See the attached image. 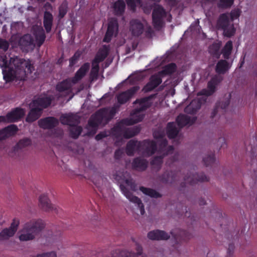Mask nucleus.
Wrapping results in <instances>:
<instances>
[{
	"label": "nucleus",
	"mask_w": 257,
	"mask_h": 257,
	"mask_svg": "<svg viewBox=\"0 0 257 257\" xmlns=\"http://www.w3.org/2000/svg\"><path fill=\"white\" fill-rule=\"evenodd\" d=\"M42 113V108L33 106L26 118V121L29 123L33 122L41 116Z\"/></svg>",
	"instance_id": "nucleus-31"
},
{
	"label": "nucleus",
	"mask_w": 257,
	"mask_h": 257,
	"mask_svg": "<svg viewBox=\"0 0 257 257\" xmlns=\"http://www.w3.org/2000/svg\"><path fill=\"white\" fill-rule=\"evenodd\" d=\"M107 136V135L106 134V133L105 132H102L98 134L95 136V139L97 141H100L102 140V139L106 137Z\"/></svg>",
	"instance_id": "nucleus-63"
},
{
	"label": "nucleus",
	"mask_w": 257,
	"mask_h": 257,
	"mask_svg": "<svg viewBox=\"0 0 257 257\" xmlns=\"http://www.w3.org/2000/svg\"><path fill=\"white\" fill-rule=\"evenodd\" d=\"M140 87L138 86H135L128 90L122 92L117 96V102L123 104L127 102L139 90Z\"/></svg>",
	"instance_id": "nucleus-18"
},
{
	"label": "nucleus",
	"mask_w": 257,
	"mask_h": 257,
	"mask_svg": "<svg viewBox=\"0 0 257 257\" xmlns=\"http://www.w3.org/2000/svg\"><path fill=\"white\" fill-rule=\"evenodd\" d=\"M230 67L229 63L226 60H220L216 64L215 71L218 74H224Z\"/></svg>",
	"instance_id": "nucleus-36"
},
{
	"label": "nucleus",
	"mask_w": 257,
	"mask_h": 257,
	"mask_svg": "<svg viewBox=\"0 0 257 257\" xmlns=\"http://www.w3.org/2000/svg\"><path fill=\"white\" fill-rule=\"evenodd\" d=\"M234 249V245L232 243H230L228 244V247L227 249V255L228 257H230L232 256L233 253Z\"/></svg>",
	"instance_id": "nucleus-62"
},
{
	"label": "nucleus",
	"mask_w": 257,
	"mask_h": 257,
	"mask_svg": "<svg viewBox=\"0 0 257 257\" xmlns=\"http://www.w3.org/2000/svg\"><path fill=\"white\" fill-rule=\"evenodd\" d=\"M18 131V126L15 124H11L0 131L3 138L6 139L10 136L15 135Z\"/></svg>",
	"instance_id": "nucleus-34"
},
{
	"label": "nucleus",
	"mask_w": 257,
	"mask_h": 257,
	"mask_svg": "<svg viewBox=\"0 0 257 257\" xmlns=\"http://www.w3.org/2000/svg\"><path fill=\"white\" fill-rule=\"evenodd\" d=\"M34 35L38 42L39 45H42L46 39V35L43 28L38 27L35 29L34 31Z\"/></svg>",
	"instance_id": "nucleus-39"
},
{
	"label": "nucleus",
	"mask_w": 257,
	"mask_h": 257,
	"mask_svg": "<svg viewBox=\"0 0 257 257\" xmlns=\"http://www.w3.org/2000/svg\"><path fill=\"white\" fill-rule=\"evenodd\" d=\"M174 147L173 146H169V147H167L164 150L165 151L162 152V154L165 157L168 154H172L174 151Z\"/></svg>",
	"instance_id": "nucleus-61"
},
{
	"label": "nucleus",
	"mask_w": 257,
	"mask_h": 257,
	"mask_svg": "<svg viewBox=\"0 0 257 257\" xmlns=\"http://www.w3.org/2000/svg\"><path fill=\"white\" fill-rule=\"evenodd\" d=\"M19 44L22 49L28 51L34 46L33 38L31 35L25 34L20 39Z\"/></svg>",
	"instance_id": "nucleus-28"
},
{
	"label": "nucleus",
	"mask_w": 257,
	"mask_h": 257,
	"mask_svg": "<svg viewBox=\"0 0 257 257\" xmlns=\"http://www.w3.org/2000/svg\"><path fill=\"white\" fill-rule=\"evenodd\" d=\"M19 224V220L14 218L9 228H6L0 232V240H7L13 236L17 231Z\"/></svg>",
	"instance_id": "nucleus-12"
},
{
	"label": "nucleus",
	"mask_w": 257,
	"mask_h": 257,
	"mask_svg": "<svg viewBox=\"0 0 257 257\" xmlns=\"http://www.w3.org/2000/svg\"><path fill=\"white\" fill-rule=\"evenodd\" d=\"M45 224L42 219H32L25 223L19 236L21 241H28L33 239L35 236L39 234L44 228Z\"/></svg>",
	"instance_id": "nucleus-2"
},
{
	"label": "nucleus",
	"mask_w": 257,
	"mask_h": 257,
	"mask_svg": "<svg viewBox=\"0 0 257 257\" xmlns=\"http://www.w3.org/2000/svg\"><path fill=\"white\" fill-rule=\"evenodd\" d=\"M31 144V140L29 138H25L20 140L16 145L18 149H23L25 147L30 146Z\"/></svg>",
	"instance_id": "nucleus-53"
},
{
	"label": "nucleus",
	"mask_w": 257,
	"mask_h": 257,
	"mask_svg": "<svg viewBox=\"0 0 257 257\" xmlns=\"http://www.w3.org/2000/svg\"><path fill=\"white\" fill-rule=\"evenodd\" d=\"M123 154L122 151L120 149H117L114 152V158L116 160L120 159Z\"/></svg>",
	"instance_id": "nucleus-64"
},
{
	"label": "nucleus",
	"mask_w": 257,
	"mask_h": 257,
	"mask_svg": "<svg viewBox=\"0 0 257 257\" xmlns=\"http://www.w3.org/2000/svg\"><path fill=\"white\" fill-rule=\"evenodd\" d=\"M233 48L232 42L228 41L223 48L221 53L225 59H228Z\"/></svg>",
	"instance_id": "nucleus-45"
},
{
	"label": "nucleus",
	"mask_w": 257,
	"mask_h": 257,
	"mask_svg": "<svg viewBox=\"0 0 257 257\" xmlns=\"http://www.w3.org/2000/svg\"><path fill=\"white\" fill-rule=\"evenodd\" d=\"M153 96L145 97L140 99H137L134 104H138L139 106L135 108L132 114V118H126L122 120L121 122L127 125H131L143 120L144 118V114H141V112L146 110L152 105L151 99Z\"/></svg>",
	"instance_id": "nucleus-1"
},
{
	"label": "nucleus",
	"mask_w": 257,
	"mask_h": 257,
	"mask_svg": "<svg viewBox=\"0 0 257 257\" xmlns=\"http://www.w3.org/2000/svg\"><path fill=\"white\" fill-rule=\"evenodd\" d=\"M90 68V64L86 62L83 64L76 71L74 77L70 78L72 84L77 83L86 75Z\"/></svg>",
	"instance_id": "nucleus-22"
},
{
	"label": "nucleus",
	"mask_w": 257,
	"mask_h": 257,
	"mask_svg": "<svg viewBox=\"0 0 257 257\" xmlns=\"http://www.w3.org/2000/svg\"><path fill=\"white\" fill-rule=\"evenodd\" d=\"M141 141H138L135 140H131L128 141L126 146V153L129 156H132L134 155L135 151H141Z\"/></svg>",
	"instance_id": "nucleus-23"
},
{
	"label": "nucleus",
	"mask_w": 257,
	"mask_h": 257,
	"mask_svg": "<svg viewBox=\"0 0 257 257\" xmlns=\"http://www.w3.org/2000/svg\"><path fill=\"white\" fill-rule=\"evenodd\" d=\"M10 63H8V60L6 56L2 58L0 66L3 69V74L4 80L7 82H12L16 77L15 70L12 66H10Z\"/></svg>",
	"instance_id": "nucleus-6"
},
{
	"label": "nucleus",
	"mask_w": 257,
	"mask_h": 257,
	"mask_svg": "<svg viewBox=\"0 0 257 257\" xmlns=\"http://www.w3.org/2000/svg\"><path fill=\"white\" fill-rule=\"evenodd\" d=\"M111 131L112 135L117 139L122 136L124 138L128 139L138 135L141 131V129L138 126L123 129L117 125L113 127Z\"/></svg>",
	"instance_id": "nucleus-5"
},
{
	"label": "nucleus",
	"mask_w": 257,
	"mask_h": 257,
	"mask_svg": "<svg viewBox=\"0 0 257 257\" xmlns=\"http://www.w3.org/2000/svg\"><path fill=\"white\" fill-rule=\"evenodd\" d=\"M82 131V128L81 126L77 125L70 126L69 129L70 137L74 139H76L81 134Z\"/></svg>",
	"instance_id": "nucleus-47"
},
{
	"label": "nucleus",
	"mask_w": 257,
	"mask_h": 257,
	"mask_svg": "<svg viewBox=\"0 0 257 257\" xmlns=\"http://www.w3.org/2000/svg\"><path fill=\"white\" fill-rule=\"evenodd\" d=\"M222 30L224 35L228 38L233 36L235 33V29L233 24L230 25L229 24L226 28L222 29Z\"/></svg>",
	"instance_id": "nucleus-49"
},
{
	"label": "nucleus",
	"mask_w": 257,
	"mask_h": 257,
	"mask_svg": "<svg viewBox=\"0 0 257 257\" xmlns=\"http://www.w3.org/2000/svg\"><path fill=\"white\" fill-rule=\"evenodd\" d=\"M56 253L54 251H51L49 252L43 253L42 254H38L36 256L32 257H56Z\"/></svg>",
	"instance_id": "nucleus-59"
},
{
	"label": "nucleus",
	"mask_w": 257,
	"mask_h": 257,
	"mask_svg": "<svg viewBox=\"0 0 257 257\" xmlns=\"http://www.w3.org/2000/svg\"><path fill=\"white\" fill-rule=\"evenodd\" d=\"M111 8L114 15L120 17L124 14L126 4L123 0H117L112 4Z\"/></svg>",
	"instance_id": "nucleus-26"
},
{
	"label": "nucleus",
	"mask_w": 257,
	"mask_h": 257,
	"mask_svg": "<svg viewBox=\"0 0 257 257\" xmlns=\"http://www.w3.org/2000/svg\"><path fill=\"white\" fill-rule=\"evenodd\" d=\"M8 63L10 66L18 72H24L25 74H31L34 70V67L30 60H26L18 57L11 58Z\"/></svg>",
	"instance_id": "nucleus-4"
},
{
	"label": "nucleus",
	"mask_w": 257,
	"mask_h": 257,
	"mask_svg": "<svg viewBox=\"0 0 257 257\" xmlns=\"http://www.w3.org/2000/svg\"><path fill=\"white\" fill-rule=\"evenodd\" d=\"M140 190L144 194L148 195L151 198H161L162 196L161 194L152 188L141 186L140 187Z\"/></svg>",
	"instance_id": "nucleus-42"
},
{
	"label": "nucleus",
	"mask_w": 257,
	"mask_h": 257,
	"mask_svg": "<svg viewBox=\"0 0 257 257\" xmlns=\"http://www.w3.org/2000/svg\"><path fill=\"white\" fill-rule=\"evenodd\" d=\"M52 98L50 96L38 97L32 101V106L42 108L48 107L52 102Z\"/></svg>",
	"instance_id": "nucleus-25"
},
{
	"label": "nucleus",
	"mask_w": 257,
	"mask_h": 257,
	"mask_svg": "<svg viewBox=\"0 0 257 257\" xmlns=\"http://www.w3.org/2000/svg\"><path fill=\"white\" fill-rule=\"evenodd\" d=\"M120 188L124 195L132 202L135 203L138 205L140 208V213L144 215L145 213V208L142 200L138 197L134 196L132 193L124 185H120Z\"/></svg>",
	"instance_id": "nucleus-10"
},
{
	"label": "nucleus",
	"mask_w": 257,
	"mask_h": 257,
	"mask_svg": "<svg viewBox=\"0 0 257 257\" xmlns=\"http://www.w3.org/2000/svg\"><path fill=\"white\" fill-rule=\"evenodd\" d=\"M176 179V173L174 172H165L160 177V180L163 183H172Z\"/></svg>",
	"instance_id": "nucleus-33"
},
{
	"label": "nucleus",
	"mask_w": 257,
	"mask_h": 257,
	"mask_svg": "<svg viewBox=\"0 0 257 257\" xmlns=\"http://www.w3.org/2000/svg\"><path fill=\"white\" fill-rule=\"evenodd\" d=\"M137 253L128 252L125 250H116L112 254V257H146L142 254L143 248L139 244H136Z\"/></svg>",
	"instance_id": "nucleus-13"
},
{
	"label": "nucleus",
	"mask_w": 257,
	"mask_h": 257,
	"mask_svg": "<svg viewBox=\"0 0 257 257\" xmlns=\"http://www.w3.org/2000/svg\"><path fill=\"white\" fill-rule=\"evenodd\" d=\"M25 109L20 107L14 109L11 112L8 113L6 116H0V122H16L21 119L25 115Z\"/></svg>",
	"instance_id": "nucleus-9"
},
{
	"label": "nucleus",
	"mask_w": 257,
	"mask_h": 257,
	"mask_svg": "<svg viewBox=\"0 0 257 257\" xmlns=\"http://www.w3.org/2000/svg\"><path fill=\"white\" fill-rule=\"evenodd\" d=\"M141 151L148 157L152 156L157 151V146L154 141L145 140L141 142Z\"/></svg>",
	"instance_id": "nucleus-17"
},
{
	"label": "nucleus",
	"mask_w": 257,
	"mask_h": 257,
	"mask_svg": "<svg viewBox=\"0 0 257 257\" xmlns=\"http://www.w3.org/2000/svg\"><path fill=\"white\" fill-rule=\"evenodd\" d=\"M147 236L153 240H165L168 239L170 235L164 230L156 229L149 231Z\"/></svg>",
	"instance_id": "nucleus-21"
},
{
	"label": "nucleus",
	"mask_w": 257,
	"mask_h": 257,
	"mask_svg": "<svg viewBox=\"0 0 257 257\" xmlns=\"http://www.w3.org/2000/svg\"><path fill=\"white\" fill-rule=\"evenodd\" d=\"M195 117L191 118L184 114H180L176 118V122L180 128H182L187 124L191 125L195 122Z\"/></svg>",
	"instance_id": "nucleus-29"
},
{
	"label": "nucleus",
	"mask_w": 257,
	"mask_h": 257,
	"mask_svg": "<svg viewBox=\"0 0 257 257\" xmlns=\"http://www.w3.org/2000/svg\"><path fill=\"white\" fill-rule=\"evenodd\" d=\"M203 161L204 165L207 166H212L215 162V158L214 154L212 153L211 154L207 155L203 159Z\"/></svg>",
	"instance_id": "nucleus-50"
},
{
	"label": "nucleus",
	"mask_w": 257,
	"mask_h": 257,
	"mask_svg": "<svg viewBox=\"0 0 257 257\" xmlns=\"http://www.w3.org/2000/svg\"><path fill=\"white\" fill-rule=\"evenodd\" d=\"M68 10V4L66 0H64L59 7L58 17L62 19L67 14Z\"/></svg>",
	"instance_id": "nucleus-48"
},
{
	"label": "nucleus",
	"mask_w": 257,
	"mask_h": 257,
	"mask_svg": "<svg viewBox=\"0 0 257 257\" xmlns=\"http://www.w3.org/2000/svg\"><path fill=\"white\" fill-rule=\"evenodd\" d=\"M166 16V12L161 5H157L152 12V21L154 28L160 29L163 24V18Z\"/></svg>",
	"instance_id": "nucleus-7"
},
{
	"label": "nucleus",
	"mask_w": 257,
	"mask_h": 257,
	"mask_svg": "<svg viewBox=\"0 0 257 257\" xmlns=\"http://www.w3.org/2000/svg\"><path fill=\"white\" fill-rule=\"evenodd\" d=\"M159 156H155L152 160L151 164L152 165L160 166L163 163V159L164 156L162 154H160Z\"/></svg>",
	"instance_id": "nucleus-56"
},
{
	"label": "nucleus",
	"mask_w": 257,
	"mask_h": 257,
	"mask_svg": "<svg viewBox=\"0 0 257 257\" xmlns=\"http://www.w3.org/2000/svg\"><path fill=\"white\" fill-rule=\"evenodd\" d=\"M230 24L229 18L226 14H221L217 22L219 28L223 29Z\"/></svg>",
	"instance_id": "nucleus-44"
},
{
	"label": "nucleus",
	"mask_w": 257,
	"mask_h": 257,
	"mask_svg": "<svg viewBox=\"0 0 257 257\" xmlns=\"http://www.w3.org/2000/svg\"><path fill=\"white\" fill-rule=\"evenodd\" d=\"M92 67L90 73V76L93 79L96 78L99 69V63H94V61H92Z\"/></svg>",
	"instance_id": "nucleus-51"
},
{
	"label": "nucleus",
	"mask_w": 257,
	"mask_h": 257,
	"mask_svg": "<svg viewBox=\"0 0 257 257\" xmlns=\"http://www.w3.org/2000/svg\"><path fill=\"white\" fill-rule=\"evenodd\" d=\"M201 102L199 100H193L184 108L186 113L195 114L200 108Z\"/></svg>",
	"instance_id": "nucleus-37"
},
{
	"label": "nucleus",
	"mask_w": 257,
	"mask_h": 257,
	"mask_svg": "<svg viewBox=\"0 0 257 257\" xmlns=\"http://www.w3.org/2000/svg\"><path fill=\"white\" fill-rule=\"evenodd\" d=\"M162 76L159 74V72L152 75L149 81L144 86L143 91L145 92L151 91L157 87L162 82Z\"/></svg>",
	"instance_id": "nucleus-14"
},
{
	"label": "nucleus",
	"mask_w": 257,
	"mask_h": 257,
	"mask_svg": "<svg viewBox=\"0 0 257 257\" xmlns=\"http://www.w3.org/2000/svg\"><path fill=\"white\" fill-rule=\"evenodd\" d=\"M61 123L70 126L78 125L80 122V117L72 113L63 114L60 117Z\"/></svg>",
	"instance_id": "nucleus-16"
},
{
	"label": "nucleus",
	"mask_w": 257,
	"mask_h": 257,
	"mask_svg": "<svg viewBox=\"0 0 257 257\" xmlns=\"http://www.w3.org/2000/svg\"><path fill=\"white\" fill-rule=\"evenodd\" d=\"M81 54L79 52L75 53L74 55L69 59V66H73L79 59Z\"/></svg>",
	"instance_id": "nucleus-57"
},
{
	"label": "nucleus",
	"mask_w": 257,
	"mask_h": 257,
	"mask_svg": "<svg viewBox=\"0 0 257 257\" xmlns=\"http://www.w3.org/2000/svg\"><path fill=\"white\" fill-rule=\"evenodd\" d=\"M10 44L9 42L3 39L0 38V49L5 52L7 51L9 47Z\"/></svg>",
	"instance_id": "nucleus-58"
},
{
	"label": "nucleus",
	"mask_w": 257,
	"mask_h": 257,
	"mask_svg": "<svg viewBox=\"0 0 257 257\" xmlns=\"http://www.w3.org/2000/svg\"><path fill=\"white\" fill-rule=\"evenodd\" d=\"M144 28L143 24L139 20L134 19L130 22V30L134 36H140L144 31Z\"/></svg>",
	"instance_id": "nucleus-27"
},
{
	"label": "nucleus",
	"mask_w": 257,
	"mask_h": 257,
	"mask_svg": "<svg viewBox=\"0 0 257 257\" xmlns=\"http://www.w3.org/2000/svg\"><path fill=\"white\" fill-rule=\"evenodd\" d=\"M43 22L46 33H49L51 31L53 23V16L50 12H44Z\"/></svg>",
	"instance_id": "nucleus-32"
},
{
	"label": "nucleus",
	"mask_w": 257,
	"mask_h": 257,
	"mask_svg": "<svg viewBox=\"0 0 257 257\" xmlns=\"http://www.w3.org/2000/svg\"><path fill=\"white\" fill-rule=\"evenodd\" d=\"M179 131L173 122H170L167 126V134L169 139H174L178 135Z\"/></svg>",
	"instance_id": "nucleus-41"
},
{
	"label": "nucleus",
	"mask_w": 257,
	"mask_h": 257,
	"mask_svg": "<svg viewBox=\"0 0 257 257\" xmlns=\"http://www.w3.org/2000/svg\"><path fill=\"white\" fill-rule=\"evenodd\" d=\"M59 120L53 116H47L39 119L38 123L40 127L45 130H51L59 124Z\"/></svg>",
	"instance_id": "nucleus-15"
},
{
	"label": "nucleus",
	"mask_w": 257,
	"mask_h": 257,
	"mask_svg": "<svg viewBox=\"0 0 257 257\" xmlns=\"http://www.w3.org/2000/svg\"><path fill=\"white\" fill-rule=\"evenodd\" d=\"M126 4L131 10L135 12L138 5L142 3V0H125Z\"/></svg>",
	"instance_id": "nucleus-52"
},
{
	"label": "nucleus",
	"mask_w": 257,
	"mask_h": 257,
	"mask_svg": "<svg viewBox=\"0 0 257 257\" xmlns=\"http://www.w3.org/2000/svg\"><path fill=\"white\" fill-rule=\"evenodd\" d=\"M72 83L70 78L66 79L56 85V89L60 92L65 91H71Z\"/></svg>",
	"instance_id": "nucleus-35"
},
{
	"label": "nucleus",
	"mask_w": 257,
	"mask_h": 257,
	"mask_svg": "<svg viewBox=\"0 0 257 257\" xmlns=\"http://www.w3.org/2000/svg\"><path fill=\"white\" fill-rule=\"evenodd\" d=\"M159 144V150L158 153L162 154L164 152L165 149L166 148L168 145V141L166 139L163 138L158 141Z\"/></svg>",
	"instance_id": "nucleus-54"
},
{
	"label": "nucleus",
	"mask_w": 257,
	"mask_h": 257,
	"mask_svg": "<svg viewBox=\"0 0 257 257\" xmlns=\"http://www.w3.org/2000/svg\"><path fill=\"white\" fill-rule=\"evenodd\" d=\"M170 233L177 241L178 240L187 241L193 237V235L191 233L186 230H180L178 235H174L173 231H171Z\"/></svg>",
	"instance_id": "nucleus-43"
},
{
	"label": "nucleus",
	"mask_w": 257,
	"mask_h": 257,
	"mask_svg": "<svg viewBox=\"0 0 257 257\" xmlns=\"http://www.w3.org/2000/svg\"><path fill=\"white\" fill-rule=\"evenodd\" d=\"M153 136L155 139L159 140L162 139L165 137L164 132L160 131H154L153 133Z\"/></svg>",
	"instance_id": "nucleus-60"
},
{
	"label": "nucleus",
	"mask_w": 257,
	"mask_h": 257,
	"mask_svg": "<svg viewBox=\"0 0 257 257\" xmlns=\"http://www.w3.org/2000/svg\"><path fill=\"white\" fill-rule=\"evenodd\" d=\"M185 183L191 185H193L198 182H207L209 181L208 178L203 173L190 174L189 176H185L184 177Z\"/></svg>",
	"instance_id": "nucleus-19"
},
{
	"label": "nucleus",
	"mask_w": 257,
	"mask_h": 257,
	"mask_svg": "<svg viewBox=\"0 0 257 257\" xmlns=\"http://www.w3.org/2000/svg\"><path fill=\"white\" fill-rule=\"evenodd\" d=\"M221 76H215L212 77L207 83V89H203L200 92L201 94L206 96L212 95L216 89V86L222 81Z\"/></svg>",
	"instance_id": "nucleus-11"
},
{
	"label": "nucleus",
	"mask_w": 257,
	"mask_h": 257,
	"mask_svg": "<svg viewBox=\"0 0 257 257\" xmlns=\"http://www.w3.org/2000/svg\"><path fill=\"white\" fill-rule=\"evenodd\" d=\"M109 52V45H103L97 53L94 59L93 60L94 63H99L104 60L108 55Z\"/></svg>",
	"instance_id": "nucleus-30"
},
{
	"label": "nucleus",
	"mask_w": 257,
	"mask_h": 257,
	"mask_svg": "<svg viewBox=\"0 0 257 257\" xmlns=\"http://www.w3.org/2000/svg\"><path fill=\"white\" fill-rule=\"evenodd\" d=\"M230 103L229 98L225 99L224 101H218L216 102L215 107L212 112L211 117H214L218 111V108L220 107L222 110H225Z\"/></svg>",
	"instance_id": "nucleus-40"
},
{
	"label": "nucleus",
	"mask_w": 257,
	"mask_h": 257,
	"mask_svg": "<svg viewBox=\"0 0 257 257\" xmlns=\"http://www.w3.org/2000/svg\"><path fill=\"white\" fill-rule=\"evenodd\" d=\"M39 206L46 211L54 210L55 213H59V209L50 203L48 196L45 194L41 195L39 197Z\"/></svg>",
	"instance_id": "nucleus-20"
},
{
	"label": "nucleus",
	"mask_w": 257,
	"mask_h": 257,
	"mask_svg": "<svg viewBox=\"0 0 257 257\" xmlns=\"http://www.w3.org/2000/svg\"><path fill=\"white\" fill-rule=\"evenodd\" d=\"M177 69V65L174 63H171L163 67V69L159 72L163 77L166 75H170L174 73Z\"/></svg>",
	"instance_id": "nucleus-38"
},
{
	"label": "nucleus",
	"mask_w": 257,
	"mask_h": 257,
	"mask_svg": "<svg viewBox=\"0 0 257 257\" xmlns=\"http://www.w3.org/2000/svg\"><path fill=\"white\" fill-rule=\"evenodd\" d=\"M221 45L219 43H214L209 47V53L214 57L218 58L220 53L219 50Z\"/></svg>",
	"instance_id": "nucleus-46"
},
{
	"label": "nucleus",
	"mask_w": 257,
	"mask_h": 257,
	"mask_svg": "<svg viewBox=\"0 0 257 257\" xmlns=\"http://www.w3.org/2000/svg\"><path fill=\"white\" fill-rule=\"evenodd\" d=\"M132 166L134 170L144 171L148 168V162L143 158L136 157L133 160Z\"/></svg>",
	"instance_id": "nucleus-24"
},
{
	"label": "nucleus",
	"mask_w": 257,
	"mask_h": 257,
	"mask_svg": "<svg viewBox=\"0 0 257 257\" xmlns=\"http://www.w3.org/2000/svg\"><path fill=\"white\" fill-rule=\"evenodd\" d=\"M234 0H219L218 7L220 8H227L230 7L233 4Z\"/></svg>",
	"instance_id": "nucleus-55"
},
{
	"label": "nucleus",
	"mask_w": 257,
	"mask_h": 257,
	"mask_svg": "<svg viewBox=\"0 0 257 257\" xmlns=\"http://www.w3.org/2000/svg\"><path fill=\"white\" fill-rule=\"evenodd\" d=\"M116 113V108L114 107L109 108H102L97 110L92 114L88 121V124L90 127L96 130L100 124L103 122L107 123Z\"/></svg>",
	"instance_id": "nucleus-3"
},
{
	"label": "nucleus",
	"mask_w": 257,
	"mask_h": 257,
	"mask_svg": "<svg viewBox=\"0 0 257 257\" xmlns=\"http://www.w3.org/2000/svg\"><path fill=\"white\" fill-rule=\"evenodd\" d=\"M118 23L117 19L114 18L110 19L108 21L106 32L103 39V42L109 43L111 41L113 36L117 35Z\"/></svg>",
	"instance_id": "nucleus-8"
}]
</instances>
